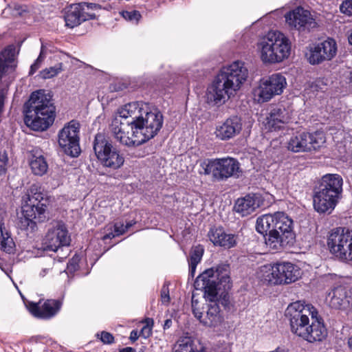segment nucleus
Wrapping results in <instances>:
<instances>
[{"label":"nucleus","instance_id":"1","mask_svg":"<svg viewBox=\"0 0 352 352\" xmlns=\"http://www.w3.org/2000/svg\"><path fill=\"white\" fill-rule=\"evenodd\" d=\"M194 286L197 290L204 291V298L210 301L206 314L197 319L206 327L218 326L222 322V317L216 302L217 291L221 289L227 291L231 287L228 266L222 265L215 269L212 267L206 270L196 278Z\"/></svg>","mask_w":352,"mask_h":352},{"label":"nucleus","instance_id":"2","mask_svg":"<svg viewBox=\"0 0 352 352\" xmlns=\"http://www.w3.org/2000/svg\"><path fill=\"white\" fill-rule=\"evenodd\" d=\"M285 317L292 333L309 343L322 342L327 336L322 318L311 304L302 301L289 304L285 310Z\"/></svg>","mask_w":352,"mask_h":352},{"label":"nucleus","instance_id":"3","mask_svg":"<svg viewBox=\"0 0 352 352\" xmlns=\"http://www.w3.org/2000/svg\"><path fill=\"white\" fill-rule=\"evenodd\" d=\"M248 76V70L241 61L223 67L207 87L206 102L211 106L225 104L239 90Z\"/></svg>","mask_w":352,"mask_h":352},{"label":"nucleus","instance_id":"4","mask_svg":"<svg viewBox=\"0 0 352 352\" xmlns=\"http://www.w3.org/2000/svg\"><path fill=\"white\" fill-rule=\"evenodd\" d=\"M26 125L34 131H45L55 119V107L52 96L44 90L34 91L24 106Z\"/></svg>","mask_w":352,"mask_h":352},{"label":"nucleus","instance_id":"5","mask_svg":"<svg viewBox=\"0 0 352 352\" xmlns=\"http://www.w3.org/2000/svg\"><path fill=\"white\" fill-rule=\"evenodd\" d=\"M141 102L128 103L118 109L120 118H131L126 124L133 129L146 130L153 135H156L163 125V116L157 109L148 111L144 108Z\"/></svg>","mask_w":352,"mask_h":352},{"label":"nucleus","instance_id":"6","mask_svg":"<svg viewBox=\"0 0 352 352\" xmlns=\"http://www.w3.org/2000/svg\"><path fill=\"white\" fill-rule=\"evenodd\" d=\"M257 50L264 63H280L289 57L291 43L282 32L270 31L258 41Z\"/></svg>","mask_w":352,"mask_h":352},{"label":"nucleus","instance_id":"7","mask_svg":"<svg viewBox=\"0 0 352 352\" xmlns=\"http://www.w3.org/2000/svg\"><path fill=\"white\" fill-rule=\"evenodd\" d=\"M275 218L274 229L270 230L265 243L270 250L279 251L294 243L295 234L293 231V221L285 213L275 212Z\"/></svg>","mask_w":352,"mask_h":352},{"label":"nucleus","instance_id":"8","mask_svg":"<svg viewBox=\"0 0 352 352\" xmlns=\"http://www.w3.org/2000/svg\"><path fill=\"white\" fill-rule=\"evenodd\" d=\"M94 153L102 166L112 170L122 167L124 157L120 151L113 145L110 138L102 133H98L93 142Z\"/></svg>","mask_w":352,"mask_h":352},{"label":"nucleus","instance_id":"9","mask_svg":"<svg viewBox=\"0 0 352 352\" xmlns=\"http://www.w3.org/2000/svg\"><path fill=\"white\" fill-rule=\"evenodd\" d=\"M329 252L340 261H352V230L338 227L332 229L327 237Z\"/></svg>","mask_w":352,"mask_h":352},{"label":"nucleus","instance_id":"10","mask_svg":"<svg viewBox=\"0 0 352 352\" xmlns=\"http://www.w3.org/2000/svg\"><path fill=\"white\" fill-rule=\"evenodd\" d=\"M26 204L23 208V214L27 225L30 223L43 222L46 219L47 205L41 186L32 184L28 194Z\"/></svg>","mask_w":352,"mask_h":352},{"label":"nucleus","instance_id":"11","mask_svg":"<svg viewBox=\"0 0 352 352\" xmlns=\"http://www.w3.org/2000/svg\"><path fill=\"white\" fill-rule=\"evenodd\" d=\"M325 142V135L322 131L298 133L289 138L287 148L294 153L310 151L320 148Z\"/></svg>","mask_w":352,"mask_h":352},{"label":"nucleus","instance_id":"12","mask_svg":"<svg viewBox=\"0 0 352 352\" xmlns=\"http://www.w3.org/2000/svg\"><path fill=\"white\" fill-rule=\"evenodd\" d=\"M79 126L78 122L72 120L58 132V144L63 152L71 157H78L80 153Z\"/></svg>","mask_w":352,"mask_h":352},{"label":"nucleus","instance_id":"13","mask_svg":"<svg viewBox=\"0 0 352 352\" xmlns=\"http://www.w3.org/2000/svg\"><path fill=\"white\" fill-rule=\"evenodd\" d=\"M121 120L119 118H116L111 123V131L114 138L120 142L122 144L127 146H140L155 135H152L146 130H139L138 129H133L132 136L129 137L126 135L123 128Z\"/></svg>","mask_w":352,"mask_h":352},{"label":"nucleus","instance_id":"14","mask_svg":"<svg viewBox=\"0 0 352 352\" xmlns=\"http://www.w3.org/2000/svg\"><path fill=\"white\" fill-rule=\"evenodd\" d=\"M286 85L287 81L284 76L274 74L261 80L259 86L254 91L255 95L258 96L259 102H267L274 96L281 94Z\"/></svg>","mask_w":352,"mask_h":352},{"label":"nucleus","instance_id":"15","mask_svg":"<svg viewBox=\"0 0 352 352\" xmlns=\"http://www.w3.org/2000/svg\"><path fill=\"white\" fill-rule=\"evenodd\" d=\"M70 241V236L65 224L55 222L48 228L43 244L45 250L56 252L59 248L69 245Z\"/></svg>","mask_w":352,"mask_h":352},{"label":"nucleus","instance_id":"16","mask_svg":"<svg viewBox=\"0 0 352 352\" xmlns=\"http://www.w3.org/2000/svg\"><path fill=\"white\" fill-rule=\"evenodd\" d=\"M336 53V42L332 38H328L310 46L306 53V57L310 64L318 65L323 61L331 60Z\"/></svg>","mask_w":352,"mask_h":352},{"label":"nucleus","instance_id":"17","mask_svg":"<svg viewBox=\"0 0 352 352\" xmlns=\"http://www.w3.org/2000/svg\"><path fill=\"white\" fill-rule=\"evenodd\" d=\"M285 21L291 28L299 32L309 31L317 25L311 13L301 7L288 12L285 15Z\"/></svg>","mask_w":352,"mask_h":352},{"label":"nucleus","instance_id":"18","mask_svg":"<svg viewBox=\"0 0 352 352\" xmlns=\"http://www.w3.org/2000/svg\"><path fill=\"white\" fill-rule=\"evenodd\" d=\"M62 307L59 300L48 299L38 303L31 302L28 309L30 312L36 318L48 320L55 316Z\"/></svg>","mask_w":352,"mask_h":352},{"label":"nucleus","instance_id":"19","mask_svg":"<svg viewBox=\"0 0 352 352\" xmlns=\"http://www.w3.org/2000/svg\"><path fill=\"white\" fill-rule=\"evenodd\" d=\"M242 128L241 118L238 116H231L216 126L214 134L217 139L227 141L239 135Z\"/></svg>","mask_w":352,"mask_h":352},{"label":"nucleus","instance_id":"20","mask_svg":"<svg viewBox=\"0 0 352 352\" xmlns=\"http://www.w3.org/2000/svg\"><path fill=\"white\" fill-rule=\"evenodd\" d=\"M96 14L84 12L83 5L73 4L65 9L64 19L67 27L73 28L82 22L94 19Z\"/></svg>","mask_w":352,"mask_h":352},{"label":"nucleus","instance_id":"21","mask_svg":"<svg viewBox=\"0 0 352 352\" xmlns=\"http://www.w3.org/2000/svg\"><path fill=\"white\" fill-rule=\"evenodd\" d=\"M215 180L224 181L231 177H238L241 172L239 162L232 157L217 159Z\"/></svg>","mask_w":352,"mask_h":352},{"label":"nucleus","instance_id":"22","mask_svg":"<svg viewBox=\"0 0 352 352\" xmlns=\"http://www.w3.org/2000/svg\"><path fill=\"white\" fill-rule=\"evenodd\" d=\"M290 118L291 116L288 110L282 106H277L271 109L263 124L268 131H276L280 129L282 125L287 122Z\"/></svg>","mask_w":352,"mask_h":352},{"label":"nucleus","instance_id":"23","mask_svg":"<svg viewBox=\"0 0 352 352\" xmlns=\"http://www.w3.org/2000/svg\"><path fill=\"white\" fill-rule=\"evenodd\" d=\"M343 180L338 174H327L322 177L318 190L338 199L342 192Z\"/></svg>","mask_w":352,"mask_h":352},{"label":"nucleus","instance_id":"24","mask_svg":"<svg viewBox=\"0 0 352 352\" xmlns=\"http://www.w3.org/2000/svg\"><path fill=\"white\" fill-rule=\"evenodd\" d=\"M276 272L280 285L295 282L301 276L300 269L297 265L289 262L278 263Z\"/></svg>","mask_w":352,"mask_h":352},{"label":"nucleus","instance_id":"25","mask_svg":"<svg viewBox=\"0 0 352 352\" xmlns=\"http://www.w3.org/2000/svg\"><path fill=\"white\" fill-rule=\"evenodd\" d=\"M261 200L255 195H248L244 197L238 199L234 204V210L241 216H247L252 214L260 206Z\"/></svg>","mask_w":352,"mask_h":352},{"label":"nucleus","instance_id":"26","mask_svg":"<svg viewBox=\"0 0 352 352\" xmlns=\"http://www.w3.org/2000/svg\"><path fill=\"white\" fill-rule=\"evenodd\" d=\"M337 199L330 197L320 190H318L314 196V207L319 213H330L338 203Z\"/></svg>","mask_w":352,"mask_h":352},{"label":"nucleus","instance_id":"27","mask_svg":"<svg viewBox=\"0 0 352 352\" xmlns=\"http://www.w3.org/2000/svg\"><path fill=\"white\" fill-rule=\"evenodd\" d=\"M210 241L214 245L230 248L236 245L235 236L232 234H227L220 228H212L208 232Z\"/></svg>","mask_w":352,"mask_h":352},{"label":"nucleus","instance_id":"28","mask_svg":"<svg viewBox=\"0 0 352 352\" xmlns=\"http://www.w3.org/2000/svg\"><path fill=\"white\" fill-rule=\"evenodd\" d=\"M16 56V47L9 45L0 54V80L3 75L9 71H12L15 67L14 58Z\"/></svg>","mask_w":352,"mask_h":352},{"label":"nucleus","instance_id":"29","mask_svg":"<svg viewBox=\"0 0 352 352\" xmlns=\"http://www.w3.org/2000/svg\"><path fill=\"white\" fill-rule=\"evenodd\" d=\"M277 263L261 266L257 272L258 278L261 281L270 285H280L278 274L276 272Z\"/></svg>","mask_w":352,"mask_h":352},{"label":"nucleus","instance_id":"30","mask_svg":"<svg viewBox=\"0 0 352 352\" xmlns=\"http://www.w3.org/2000/svg\"><path fill=\"white\" fill-rule=\"evenodd\" d=\"M329 305L338 309H346V289L344 287L339 286L334 288L328 295Z\"/></svg>","mask_w":352,"mask_h":352},{"label":"nucleus","instance_id":"31","mask_svg":"<svg viewBox=\"0 0 352 352\" xmlns=\"http://www.w3.org/2000/svg\"><path fill=\"white\" fill-rule=\"evenodd\" d=\"M275 219V213L265 214L258 217L256 223V231L262 234H267V232L270 233L274 229Z\"/></svg>","mask_w":352,"mask_h":352},{"label":"nucleus","instance_id":"32","mask_svg":"<svg viewBox=\"0 0 352 352\" xmlns=\"http://www.w3.org/2000/svg\"><path fill=\"white\" fill-rule=\"evenodd\" d=\"M0 248L3 252L12 254L15 250V243L3 223H0Z\"/></svg>","mask_w":352,"mask_h":352},{"label":"nucleus","instance_id":"33","mask_svg":"<svg viewBox=\"0 0 352 352\" xmlns=\"http://www.w3.org/2000/svg\"><path fill=\"white\" fill-rule=\"evenodd\" d=\"M30 166L33 174L38 176L45 175L48 169V164L45 158L41 155L38 156L32 155L30 162Z\"/></svg>","mask_w":352,"mask_h":352},{"label":"nucleus","instance_id":"34","mask_svg":"<svg viewBox=\"0 0 352 352\" xmlns=\"http://www.w3.org/2000/svg\"><path fill=\"white\" fill-rule=\"evenodd\" d=\"M28 12V9L26 6L16 3H9L3 10V14L8 18L25 16Z\"/></svg>","mask_w":352,"mask_h":352},{"label":"nucleus","instance_id":"35","mask_svg":"<svg viewBox=\"0 0 352 352\" xmlns=\"http://www.w3.org/2000/svg\"><path fill=\"white\" fill-rule=\"evenodd\" d=\"M201 166L202 168V171L201 173L204 175H210L212 174L213 178L215 179V175L217 172V159L215 160H208L204 161L201 164Z\"/></svg>","mask_w":352,"mask_h":352},{"label":"nucleus","instance_id":"36","mask_svg":"<svg viewBox=\"0 0 352 352\" xmlns=\"http://www.w3.org/2000/svg\"><path fill=\"white\" fill-rule=\"evenodd\" d=\"M204 253V248L201 245H197L192 247L190 252V258L188 263L199 264Z\"/></svg>","mask_w":352,"mask_h":352},{"label":"nucleus","instance_id":"37","mask_svg":"<svg viewBox=\"0 0 352 352\" xmlns=\"http://www.w3.org/2000/svg\"><path fill=\"white\" fill-rule=\"evenodd\" d=\"M173 352H197V351L195 350L192 342L188 338H185L178 341Z\"/></svg>","mask_w":352,"mask_h":352},{"label":"nucleus","instance_id":"38","mask_svg":"<svg viewBox=\"0 0 352 352\" xmlns=\"http://www.w3.org/2000/svg\"><path fill=\"white\" fill-rule=\"evenodd\" d=\"M63 70V63H59L53 67L45 68L40 72V76L44 79L51 78L58 75Z\"/></svg>","mask_w":352,"mask_h":352},{"label":"nucleus","instance_id":"39","mask_svg":"<svg viewBox=\"0 0 352 352\" xmlns=\"http://www.w3.org/2000/svg\"><path fill=\"white\" fill-rule=\"evenodd\" d=\"M45 54H44V49L43 46L42 45L41 50L39 54L38 57L36 58L35 62L31 65L30 70V74L32 75L36 72V71L40 67V65L43 60L45 58Z\"/></svg>","mask_w":352,"mask_h":352},{"label":"nucleus","instance_id":"40","mask_svg":"<svg viewBox=\"0 0 352 352\" xmlns=\"http://www.w3.org/2000/svg\"><path fill=\"white\" fill-rule=\"evenodd\" d=\"M145 322L146 324L141 329L140 335L144 337V338H147L151 334L153 320L150 318H146Z\"/></svg>","mask_w":352,"mask_h":352},{"label":"nucleus","instance_id":"41","mask_svg":"<svg viewBox=\"0 0 352 352\" xmlns=\"http://www.w3.org/2000/svg\"><path fill=\"white\" fill-rule=\"evenodd\" d=\"M122 16L126 20L135 21H138L141 17V14L137 10L123 12Z\"/></svg>","mask_w":352,"mask_h":352},{"label":"nucleus","instance_id":"42","mask_svg":"<svg viewBox=\"0 0 352 352\" xmlns=\"http://www.w3.org/2000/svg\"><path fill=\"white\" fill-rule=\"evenodd\" d=\"M341 12L348 15H352V0H345L340 6Z\"/></svg>","mask_w":352,"mask_h":352},{"label":"nucleus","instance_id":"43","mask_svg":"<svg viewBox=\"0 0 352 352\" xmlns=\"http://www.w3.org/2000/svg\"><path fill=\"white\" fill-rule=\"evenodd\" d=\"M161 300L163 303H168L170 301L169 289L167 284H164L161 289Z\"/></svg>","mask_w":352,"mask_h":352},{"label":"nucleus","instance_id":"44","mask_svg":"<svg viewBox=\"0 0 352 352\" xmlns=\"http://www.w3.org/2000/svg\"><path fill=\"white\" fill-rule=\"evenodd\" d=\"M100 339L104 344H111L114 341L112 334L106 331L101 332Z\"/></svg>","mask_w":352,"mask_h":352},{"label":"nucleus","instance_id":"45","mask_svg":"<svg viewBox=\"0 0 352 352\" xmlns=\"http://www.w3.org/2000/svg\"><path fill=\"white\" fill-rule=\"evenodd\" d=\"M197 304H198V301L197 300H195L194 296H192V313L197 318H201L203 317V313L197 307Z\"/></svg>","mask_w":352,"mask_h":352},{"label":"nucleus","instance_id":"46","mask_svg":"<svg viewBox=\"0 0 352 352\" xmlns=\"http://www.w3.org/2000/svg\"><path fill=\"white\" fill-rule=\"evenodd\" d=\"M78 257H73L67 265V269L70 272H74L78 269Z\"/></svg>","mask_w":352,"mask_h":352},{"label":"nucleus","instance_id":"47","mask_svg":"<svg viewBox=\"0 0 352 352\" xmlns=\"http://www.w3.org/2000/svg\"><path fill=\"white\" fill-rule=\"evenodd\" d=\"M113 227L116 235H122L126 231L125 226L122 223H116Z\"/></svg>","mask_w":352,"mask_h":352},{"label":"nucleus","instance_id":"48","mask_svg":"<svg viewBox=\"0 0 352 352\" xmlns=\"http://www.w3.org/2000/svg\"><path fill=\"white\" fill-rule=\"evenodd\" d=\"M346 309H352V288L346 290Z\"/></svg>","mask_w":352,"mask_h":352},{"label":"nucleus","instance_id":"49","mask_svg":"<svg viewBox=\"0 0 352 352\" xmlns=\"http://www.w3.org/2000/svg\"><path fill=\"white\" fill-rule=\"evenodd\" d=\"M79 5H83V10L84 12H86V10H88L89 9H97L100 8V6L96 3H78Z\"/></svg>","mask_w":352,"mask_h":352},{"label":"nucleus","instance_id":"50","mask_svg":"<svg viewBox=\"0 0 352 352\" xmlns=\"http://www.w3.org/2000/svg\"><path fill=\"white\" fill-rule=\"evenodd\" d=\"M140 333H138V331L136 330H133L131 332V334H130V340L132 341V342H135L138 340V337L140 336Z\"/></svg>","mask_w":352,"mask_h":352},{"label":"nucleus","instance_id":"51","mask_svg":"<svg viewBox=\"0 0 352 352\" xmlns=\"http://www.w3.org/2000/svg\"><path fill=\"white\" fill-rule=\"evenodd\" d=\"M189 264V274L193 277L196 271L197 264L188 263Z\"/></svg>","mask_w":352,"mask_h":352},{"label":"nucleus","instance_id":"52","mask_svg":"<svg viewBox=\"0 0 352 352\" xmlns=\"http://www.w3.org/2000/svg\"><path fill=\"white\" fill-rule=\"evenodd\" d=\"M120 352H135V350L132 347H125L120 349ZM139 352H144V351L140 349Z\"/></svg>","mask_w":352,"mask_h":352},{"label":"nucleus","instance_id":"53","mask_svg":"<svg viewBox=\"0 0 352 352\" xmlns=\"http://www.w3.org/2000/svg\"><path fill=\"white\" fill-rule=\"evenodd\" d=\"M117 235H116V232H109L108 234H106L103 237V240H107V239H112V238H114L115 236H116Z\"/></svg>","mask_w":352,"mask_h":352},{"label":"nucleus","instance_id":"54","mask_svg":"<svg viewBox=\"0 0 352 352\" xmlns=\"http://www.w3.org/2000/svg\"><path fill=\"white\" fill-rule=\"evenodd\" d=\"M0 164V175L6 173V161H1Z\"/></svg>","mask_w":352,"mask_h":352},{"label":"nucleus","instance_id":"55","mask_svg":"<svg viewBox=\"0 0 352 352\" xmlns=\"http://www.w3.org/2000/svg\"><path fill=\"white\" fill-rule=\"evenodd\" d=\"M172 325V320L170 319H167L165 320L164 324V329H168Z\"/></svg>","mask_w":352,"mask_h":352},{"label":"nucleus","instance_id":"56","mask_svg":"<svg viewBox=\"0 0 352 352\" xmlns=\"http://www.w3.org/2000/svg\"><path fill=\"white\" fill-rule=\"evenodd\" d=\"M134 224V223H133L132 221H130L129 223H126L125 226V228L126 230H127L130 227H131Z\"/></svg>","mask_w":352,"mask_h":352},{"label":"nucleus","instance_id":"57","mask_svg":"<svg viewBox=\"0 0 352 352\" xmlns=\"http://www.w3.org/2000/svg\"><path fill=\"white\" fill-rule=\"evenodd\" d=\"M348 40H349V43H350V45H352V30H351V34H349V36L348 37Z\"/></svg>","mask_w":352,"mask_h":352},{"label":"nucleus","instance_id":"58","mask_svg":"<svg viewBox=\"0 0 352 352\" xmlns=\"http://www.w3.org/2000/svg\"><path fill=\"white\" fill-rule=\"evenodd\" d=\"M48 271V269H44L42 272H41L40 275L41 276H44L47 272Z\"/></svg>","mask_w":352,"mask_h":352},{"label":"nucleus","instance_id":"59","mask_svg":"<svg viewBox=\"0 0 352 352\" xmlns=\"http://www.w3.org/2000/svg\"><path fill=\"white\" fill-rule=\"evenodd\" d=\"M348 343L350 348L352 349V337L349 338Z\"/></svg>","mask_w":352,"mask_h":352},{"label":"nucleus","instance_id":"60","mask_svg":"<svg viewBox=\"0 0 352 352\" xmlns=\"http://www.w3.org/2000/svg\"><path fill=\"white\" fill-rule=\"evenodd\" d=\"M351 81H350V82H351V85H352V73H351Z\"/></svg>","mask_w":352,"mask_h":352}]
</instances>
